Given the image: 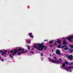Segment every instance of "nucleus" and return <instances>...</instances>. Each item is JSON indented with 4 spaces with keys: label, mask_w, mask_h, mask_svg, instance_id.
<instances>
[{
    "label": "nucleus",
    "mask_w": 73,
    "mask_h": 73,
    "mask_svg": "<svg viewBox=\"0 0 73 73\" xmlns=\"http://www.w3.org/2000/svg\"><path fill=\"white\" fill-rule=\"evenodd\" d=\"M73 56L72 55H71L70 56H68V59H70L71 60H73Z\"/></svg>",
    "instance_id": "7"
},
{
    "label": "nucleus",
    "mask_w": 73,
    "mask_h": 73,
    "mask_svg": "<svg viewBox=\"0 0 73 73\" xmlns=\"http://www.w3.org/2000/svg\"><path fill=\"white\" fill-rule=\"evenodd\" d=\"M54 57V58H55V59H56V60L57 59V57Z\"/></svg>",
    "instance_id": "27"
},
{
    "label": "nucleus",
    "mask_w": 73,
    "mask_h": 73,
    "mask_svg": "<svg viewBox=\"0 0 73 73\" xmlns=\"http://www.w3.org/2000/svg\"><path fill=\"white\" fill-rule=\"evenodd\" d=\"M31 40H29V43L30 44V43H31Z\"/></svg>",
    "instance_id": "29"
},
{
    "label": "nucleus",
    "mask_w": 73,
    "mask_h": 73,
    "mask_svg": "<svg viewBox=\"0 0 73 73\" xmlns=\"http://www.w3.org/2000/svg\"><path fill=\"white\" fill-rule=\"evenodd\" d=\"M49 43L51 44H53V40H52L51 41H49Z\"/></svg>",
    "instance_id": "14"
},
{
    "label": "nucleus",
    "mask_w": 73,
    "mask_h": 73,
    "mask_svg": "<svg viewBox=\"0 0 73 73\" xmlns=\"http://www.w3.org/2000/svg\"><path fill=\"white\" fill-rule=\"evenodd\" d=\"M0 51H1V52H2V53H3V51L2 50H0Z\"/></svg>",
    "instance_id": "35"
},
{
    "label": "nucleus",
    "mask_w": 73,
    "mask_h": 73,
    "mask_svg": "<svg viewBox=\"0 0 73 73\" xmlns=\"http://www.w3.org/2000/svg\"><path fill=\"white\" fill-rule=\"evenodd\" d=\"M27 51H28V50H26V52H27Z\"/></svg>",
    "instance_id": "47"
},
{
    "label": "nucleus",
    "mask_w": 73,
    "mask_h": 73,
    "mask_svg": "<svg viewBox=\"0 0 73 73\" xmlns=\"http://www.w3.org/2000/svg\"><path fill=\"white\" fill-rule=\"evenodd\" d=\"M1 54H2V55H3V54L1 53Z\"/></svg>",
    "instance_id": "48"
},
{
    "label": "nucleus",
    "mask_w": 73,
    "mask_h": 73,
    "mask_svg": "<svg viewBox=\"0 0 73 73\" xmlns=\"http://www.w3.org/2000/svg\"><path fill=\"white\" fill-rule=\"evenodd\" d=\"M9 56L10 57H11V58H13V56H12V55H9Z\"/></svg>",
    "instance_id": "25"
},
{
    "label": "nucleus",
    "mask_w": 73,
    "mask_h": 73,
    "mask_svg": "<svg viewBox=\"0 0 73 73\" xmlns=\"http://www.w3.org/2000/svg\"><path fill=\"white\" fill-rule=\"evenodd\" d=\"M66 39L67 40H68L70 42H72L73 41V36H70L69 38H67Z\"/></svg>",
    "instance_id": "4"
},
{
    "label": "nucleus",
    "mask_w": 73,
    "mask_h": 73,
    "mask_svg": "<svg viewBox=\"0 0 73 73\" xmlns=\"http://www.w3.org/2000/svg\"><path fill=\"white\" fill-rule=\"evenodd\" d=\"M1 53V52H0V54ZM1 59V58H0V60Z\"/></svg>",
    "instance_id": "46"
},
{
    "label": "nucleus",
    "mask_w": 73,
    "mask_h": 73,
    "mask_svg": "<svg viewBox=\"0 0 73 73\" xmlns=\"http://www.w3.org/2000/svg\"><path fill=\"white\" fill-rule=\"evenodd\" d=\"M48 59L50 61H51V62L52 63H61V62L58 60H52L50 58V57H49L48 58Z\"/></svg>",
    "instance_id": "2"
},
{
    "label": "nucleus",
    "mask_w": 73,
    "mask_h": 73,
    "mask_svg": "<svg viewBox=\"0 0 73 73\" xmlns=\"http://www.w3.org/2000/svg\"><path fill=\"white\" fill-rule=\"evenodd\" d=\"M30 48H31V47H30V46H28V49H30Z\"/></svg>",
    "instance_id": "21"
},
{
    "label": "nucleus",
    "mask_w": 73,
    "mask_h": 73,
    "mask_svg": "<svg viewBox=\"0 0 73 73\" xmlns=\"http://www.w3.org/2000/svg\"><path fill=\"white\" fill-rule=\"evenodd\" d=\"M19 51H20V50H22V49L21 48H19L18 49Z\"/></svg>",
    "instance_id": "23"
},
{
    "label": "nucleus",
    "mask_w": 73,
    "mask_h": 73,
    "mask_svg": "<svg viewBox=\"0 0 73 73\" xmlns=\"http://www.w3.org/2000/svg\"><path fill=\"white\" fill-rule=\"evenodd\" d=\"M70 65H73V62H71L70 63Z\"/></svg>",
    "instance_id": "30"
},
{
    "label": "nucleus",
    "mask_w": 73,
    "mask_h": 73,
    "mask_svg": "<svg viewBox=\"0 0 73 73\" xmlns=\"http://www.w3.org/2000/svg\"><path fill=\"white\" fill-rule=\"evenodd\" d=\"M53 55L54 56V55H55V54H54V53L53 54Z\"/></svg>",
    "instance_id": "40"
},
{
    "label": "nucleus",
    "mask_w": 73,
    "mask_h": 73,
    "mask_svg": "<svg viewBox=\"0 0 73 73\" xmlns=\"http://www.w3.org/2000/svg\"><path fill=\"white\" fill-rule=\"evenodd\" d=\"M68 69H69L70 70V69H72V68H73V66H69L68 67Z\"/></svg>",
    "instance_id": "15"
},
{
    "label": "nucleus",
    "mask_w": 73,
    "mask_h": 73,
    "mask_svg": "<svg viewBox=\"0 0 73 73\" xmlns=\"http://www.w3.org/2000/svg\"><path fill=\"white\" fill-rule=\"evenodd\" d=\"M43 60V59H41V60L42 61V60Z\"/></svg>",
    "instance_id": "43"
},
{
    "label": "nucleus",
    "mask_w": 73,
    "mask_h": 73,
    "mask_svg": "<svg viewBox=\"0 0 73 73\" xmlns=\"http://www.w3.org/2000/svg\"><path fill=\"white\" fill-rule=\"evenodd\" d=\"M68 43H66V42L65 41H63V43H62V45H66V44H67Z\"/></svg>",
    "instance_id": "10"
},
{
    "label": "nucleus",
    "mask_w": 73,
    "mask_h": 73,
    "mask_svg": "<svg viewBox=\"0 0 73 73\" xmlns=\"http://www.w3.org/2000/svg\"><path fill=\"white\" fill-rule=\"evenodd\" d=\"M64 50H71L70 52V53H72L73 52V50L72 49H70V48H69L68 47H66V48H64Z\"/></svg>",
    "instance_id": "6"
},
{
    "label": "nucleus",
    "mask_w": 73,
    "mask_h": 73,
    "mask_svg": "<svg viewBox=\"0 0 73 73\" xmlns=\"http://www.w3.org/2000/svg\"><path fill=\"white\" fill-rule=\"evenodd\" d=\"M26 41H27V40H26Z\"/></svg>",
    "instance_id": "49"
},
{
    "label": "nucleus",
    "mask_w": 73,
    "mask_h": 73,
    "mask_svg": "<svg viewBox=\"0 0 73 73\" xmlns=\"http://www.w3.org/2000/svg\"><path fill=\"white\" fill-rule=\"evenodd\" d=\"M30 52L31 53H34V52L32 51H31Z\"/></svg>",
    "instance_id": "33"
},
{
    "label": "nucleus",
    "mask_w": 73,
    "mask_h": 73,
    "mask_svg": "<svg viewBox=\"0 0 73 73\" xmlns=\"http://www.w3.org/2000/svg\"><path fill=\"white\" fill-rule=\"evenodd\" d=\"M68 69V68H65V70H67Z\"/></svg>",
    "instance_id": "26"
},
{
    "label": "nucleus",
    "mask_w": 73,
    "mask_h": 73,
    "mask_svg": "<svg viewBox=\"0 0 73 73\" xmlns=\"http://www.w3.org/2000/svg\"><path fill=\"white\" fill-rule=\"evenodd\" d=\"M58 48H61V45H59L58 46Z\"/></svg>",
    "instance_id": "17"
},
{
    "label": "nucleus",
    "mask_w": 73,
    "mask_h": 73,
    "mask_svg": "<svg viewBox=\"0 0 73 73\" xmlns=\"http://www.w3.org/2000/svg\"><path fill=\"white\" fill-rule=\"evenodd\" d=\"M50 56H52V55L51 54H50Z\"/></svg>",
    "instance_id": "44"
},
{
    "label": "nucleus",
    "mask_w": 73,
    "mask_h": 73,
    "mask_svg": "<svg viewBox=\"0 0 73 73\" xmlns=\"http://www.w3.org/2000/svg\"><path fill=\"white\" fill-rule=\"evenodd\" d=\"M21 53H25V52H21V53H18L17 54H18V55H20L21 54Z\"/></svg>",
    "instance_id": "12"
},
{
    "label": "nucleus",
    "mask_w": 73,
    "mask_h": 73,
    "mask_svg": "<svg viewBox=\"0 0 73 73\" xmlns=\"http://www.w3.org/2000/svg\"><path fill=\"white\" fill-rule=\"evenodd\" d=\"M44 41H46V40H44Z\"/></svg>",
    "instance_id": "38"
},
{
    "label": "nucleus",
    "mask_w": 73,
    "mask_h": 73,
    "mask_svg": "<svg viewBox=\"0 0 73 73\" xmlns=\"http://www.w3.org/2000/svg\"><path fill=\"white\" fill-rule=\"evenodd\" d=\"M64 47H65V48H68L66 46V45H64V46H61V48L62 49H63V48H64Z\"/></svg>",
    "instance_id": "13"
},
{
    "label": "nucleus",
    "mask_w": 73,
    "mask_h": 73,
    "mask_svg": "<svg viewBox=\"0 0 73 73\" xmlns=\"http://www.w3.org/2000/svg\"><path fill=\"white\" fill-rule=\"evenodd\" d=\"M44 42H42V43L40 44L38 43H37L36 44H35V45L36 46V45H38L39 47H38L36 46H35L34 45L33 46V47H34V48H35L39 50H41V51H42L44 48H45V45H44Z\"/></svg>",
    "instance_id": "1"
},
{
    "label": "nucleus",
    "mask_w": 73,
    "mask_h": 73,
    "mask_svg": "<svg viewBox=\"0 0 73 73\" xmlns=\"http://www.w3.org/2000/svg\"><path fill=\"white\" fill-rule=\"evenodd\" d=\"M56 54H58L59 55H61V54L60 53V51L58 49H57L56 51Z\"/></svg>",
    "instance_id": "5"
},
{
    "label": "nucleus",
    "mask_w": 73,
    "mask_h": 73,
    "mask_svg": "<svg viewBox=\"0 0 73 73\" xmlns=\"http://www.w3.org/2000/svg\"><path fill=\"white\" fill-rule=\"evenodd\" d=\"M53 46V45H50V47H52V46Z\"/></svg>",
    "instance_id": "32"
},
{
    "label": "nucleus",
    "mask_w": 73,
    "mask_h": 73,
    "mask_svg": "<svg viewBox=\"0 0 73 73\" xmlns=\"http://www.w3.org/2000/svg\"><path fill=\"white\" fill-rule=\"evenodd\" d=\"M58 41H55V43H54V45H57V43L59 44H61V40L58 39Z\"/></svg>",
    "instance_id": "3"
},
{
    "label": "nucleus",
    "mask_w": 73,
    "mask_h": 73,
    "mask_svg": "<svg viewBox=\"0 0 73 73\" xmlns=\"http://www.w3.org/2000/svg\"><path fill=\"white\" fill-rule=\"evenodd\" d=\"M40 55L42 57H43V54L42 53H41Z\"/></svg>",
    "instance_id": "22"
},
{
    "label": "nucleus",
    "mask_w": 73,
    "mask_h": 73,
    "mask_svg": "<svg viewBox=\"0 0 73 73\" xmlns=\"http://www.w3.org/2000/svg\"><path fill=\"white\" fill-rule=\"evenodd\" d=\"M66 71H67V72H69V70H66Z\"/></svg>",
    "instance_id": "37"
},
{
    "label": "nucleus",
    "mask_w": 73,
    "mask_h": 73,
    "mask_svg": "<svg viewBox=\"0 0 73 73\" xmlns=\"http://www.w3.org/2000/svg\"><path fill=\"white\" fill-rule=\"evenodd\" d=\"M13 50H11V53H13Z\"/></svg>",
    "instance_id": "31"
},
{
    "label": "nucleus",
    "mask_w": 73,
    "mask_h": 73,
    "mask_svg": "<svg viewBox=\"0 0 73 73\" xmlns=\"http://www.w3.org/2000/svg\"><path fill=\"white\" fill-rule=\"evenodd\" d=\"M44 48H45L44 49V50H45L46 49H47L48 47L47 46H45Z\"/></svg>",
    "instance_id": "19"
},
{
    "label": "nucleus",
    "mask_w": 73,
    "mask_h": 73,
    "mask_svg": "<svg viewBox=\"0 0 73 73\" xmlns=\"http://www.w3.org/2000/svg\"><path fill=\"white\" fill-rule=\"evenodd\" d=\"M1 60L2 61H4V59H1Z\"/></svg>",
    "instance_id": "34"
},
{
    "label": "nucleus",
    "mask_w": 73,
    "mask_h": 73,
    "mask_svg": "<svg viewBox=\"0 0 73 73\" xmlns=\"http://www.w3.org/2000/svg\"><path fill=\"white\" fill-rule=\"evenodd\" d=\"M52 52H54V50H52Z\"/></svg>",
    "instance_id": "39"
},
{
    "label": "nucleus",
    "mask_w": 73,
    "mask_h": 73,
    "mask_svg": "<svg viewBox=\"0 0 73 73\" xmlns=\"http://www.w3.org/2000/svg\"><path fill=\"white\" fill-rule=\"evenodd\" d=\"M72 70H71L70 71V72H72Z\"/></svg>",
    "instance_id": "41"
},
{
    "label": "nucleus",
    "mask_w": 73,
    "mask_h": 73,
    "mask_svg": "<svg viewBox=\"0 0 73 73\" xmlns=\"http://www.w3.org/2000/svg\"><path fill=\"white\" fill-rule=\"evenodd\" d=\"M61 68H62V67Z\"/></svg>",
    "instance_id": "50"
},
{
    "label": "nucleus",
    "mask_w": 73,
    "mask_h": 73,
    "mask_svg": "<svg viewBox=\"0 0 73 73\" xmlns=\"http://www.w3.org/2000/svg\"><path fill=\"white\" fill-rule=\"evenodd\" d=\"M4 52H3V54H5V53H6V52H7V51L6 50H4Z\"/></svg>",
    "instance_id": "16"
},
{
    "label": "nucleus",
    "mask_w": 73,
    "mask_h": 73,
    "mask_svg": "<svg viewBox=\"0 0 73 73\" xmlns=\"http://www.w3.org/2000/svg\"><path fill=\"white\" fill-rule=\"evenodd\" d=\"M66 65L65 63H62V66L63 68H64L65 66V65Z\"/></svg>",
    "instance_id": "11"
},
{
    "label": "nucleus",
    "mask_w": 73,
    "mask_h": 73,
    "mask_svg": "<svg viewBox=\"0 0 73 73\" xmlns=\"http://www.w3.org/2000/svg\"><path fill=\"white\" fill-rule=\"evenodd\" d=\"M69 46H70V47L72 48H73V45H69Z\"/></svg>",
    "instance_id": "18"
},
{
    "label": "nucleus",
    "mask_w": 73,
    "mask_h": 73,
    "mask_svg": "<svg viewBox=\"0 0 73 73\" xmlns=\"http://www.w3.org/2000/svg\"><path fill=\"white\" fill-rule=\"evenodd\" d=\"M22 50H24V48H23L22 49Z\"/></svg>",
    "instance_id": "36"
},
{
    "label": "nucleus",
    "mask_w": 73,
    "mask_h": 73,
    "mask_svg": "<svg viewBox=\"0 0 73 73\" xmlns=\"http://www.w3.org/2000/svg\"><path fill=\"white\" fill-rule=\"evenodd\" d=\"M59 60H60V61L61 62L62 61V59H61V58L59 59Z\"/></svg>",
    "instance_id": "24"
},
{
    "label": "nucleus",
    "mask_w": 73,
    "mask_h": 73,
    "mask_svg": "<svg viewBox=\"0 0 73 73\" xmlns=\"http://www.w3.org/2000/svg\"><path fill=\"white\" fill-rule=\"evenodd\" d=\"M63 38H64V39H65V38H64V37H63Z\"/></svg>",
    "instance_id": "45"
},
{
    "label": "nucleus",
    "mask_w": 73,
    "mask_h": 73,
    "mask_svg": "<svg viewBox=\"0 0 73 73\" xmlns=\"http://www.w3.org/2000/svg\"><path fill=\"white\" fill-rule=\"evenodd\" d=\"M32 35V33H31L29 34V35L30 37L31 38H33V37H34V36L33 35Z\"/></svg>",
    "instance_id": "8"
},
{
    "label": "nucleus",
    "mask_w": 73,
    "mask_h": 73,
    "mask_svg": "<svg viewBox=\"0 0 73 73\" xmlns=\"http://www.w3.org/2000/svg\"><path fill=\"white\" fill-rule=\"evenodd\" d=\"M12 56H14V54H12Z\"/></svg>",
    "instance_id": "42"
},
{
    "label": "nucleus",
    "mask_w": 73,
    "mask_h": 73,
    "mask_svg": "<svg viewBox=\"0 0 73 73\" xmlns=\"http://www.w3.org/2000/svg\"><path fill=\"white\" fill-rule=\"evenodd\" d=\"M68 56H68V54H66V57H68Z\"/></svg>",
    "instance_id": "28"
},
{
    "label": "nucleus",
    "mask_w": 73,
    "mask_h": 73,
    "mask_svg": "<svg viewBox=\"0 0 73 73\" xmlns=\"http://www.w3.org/2000/svg\"><path fill=\"white\" fill-rule=\"evenodd\" d=\"M14 51L13 52L14 54H16L17 53V52L18 51V50H16L15 49H14Z\"/></svg>",
    "instance_id": "9"
},
{
    "label": "nucleus",
    "mask_w": 73,
    "mask_h": 73,
    "mask_svg": "<svg viewBox=\"0 0 73 73\" xmlns=\"http://www.w3.org/2000/svg\"><path fill=\"white\" fill-rule=\"evenodd\" d=\"M65 64H66V65H68V61H66L65 62Z\"/></svg>",
    "instance_id": "20"
}]
</instances>
